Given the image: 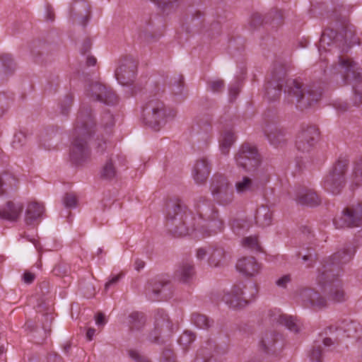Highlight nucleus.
I'll use <instances>...</instances> for the list:
<instances>
[{"label": "nucleus", "instance_id": "obj_1", "mask_svg": "<svg viewBox=\"0 0 362 362\" xmlns=\"http://www.w3.org/2000/svg\"><path fill=\"white\" fill-rule=\"evenodd\" d=\"M285 76L286 71L282 66L279 65L273 69L271 81L267 82L265 87L266 95L269 100L279 98L284 83V92L288 100L292 103L296 102L301 109L308 108L320 100L322 95L320 91L308 88L298 79L290 78L285 81Z\"/></svg>", "mask_w": 362, "mask_h": 362}, {"label": "nucleus", "instance_id": "obj_2", "mask_svg": "<svg viewBox=\"0 0 362 362\" xmlns=\"http://www.w3.org/2000/svg\"><path fill=\"white\" fill-rule=\"evenodd\" d=\"M95 126L91 110L81 108L71 133L70 158L76 165L82 164L90 158V151L87 141L93 133Z\"/></svg>", "mask_w": 362, "mask_h": 362}, {"label": "nucleus", "instance_id": "obj_3", "mask_svg": "<svg viewBox=\"0 0 362 362\" xmlns=\"http://www.w3.org/2000/svg\"><path fill=\"white\" fill-rule=\"evenodd\" d=\"M166 219L169 230L175 236H185L194 230V226L187 225L192 218L180 203H173L168 206Z\"/></svg>", "mask_w": 362, "mask_h": 362}, {"label": "nucleus", "instance_id": "obj_4", "mask_svg": "<svg viewBox=\"0 0 362 362\" xmlns=\"http://www.w3.org/2000/svg\"><path fill=\"white\" fill-rule=\"evenodd\" d=\"M339 274H334V269L325 267L319 270L316 281L317 284L328 293L329 299L334 303L345 300V293Z\"/></svg>", "mask_w": 362, "mask_h": 362}, {"label": "nucleus", "instance_id": "obj_5", "mask_svg": "<svg viewBox=\"0 0 362 362\" xmlns=\"http://www.w3.org/2000/svg\"><path fill=\"white\" fill-rule=\"evenodd\" d=\"M175 115L176 112L173 110H170L167 113L163 103L157 100H150L144 108V120L155 131L160 130L165 124L167 119H173Z\"/></svg>", "mask_w": 362, "mask_h": 362}, {"label": "nucleus", "instance_id": "obj_6", "mask_svg": "<svg viewBox=\"0 0 362 362\" xmlns=\"http://www.w3.org/2000/svg\"><path fill=\"white\" fill-rule=\"evenodd\" d=\"M349 162L346 160H338L333 169L325 179L324 187L334 194H339L345 185V173Z\"/></svg>", "mask_w": 362, "mask_h": 362}, {"label": "nucleus", "instance_id": "obj_7", "mask_svg": "<svg viewBox=\"0 0 362 362\" xmlns=\"http://www.w3.org/2000/svg\"><path fill=\"white\" fill-rule=\"evenodd\" d=\"M238 166L247 171H254L260 163V156L256 147L250 144H243L235 155Z\"/></svg>", "mask_w": 362, "mask_h": 362}, {"label": "nucleus", "instance_id": "obj_8", "mask_svg": "<svg viewBox=\"0 0 362 362\" xmlns=\"http://www.w3.org/2000/svg\"><path fill=\"white\" fill-rule=\"evenodd\" d=\"M211 191L214 197L222 204H228L233 200V189L230 187L227 178L223 175H215L213 177Z\"/></svg>", "mask_w": 362, "mask_h": 362}, {"label": "nucleus", "instance_id": "obj_9", "mask_svg": "<svg viewBox=\"0 0 362 362\" xmlns=\"http://www.w3.org/2000/svg\"><path fill=\"white\" fill-rule=\"evenodd\" d=\"M333 223L337 228L358 227L362 225V204L346 208Z\"/></svg>", "mask_w": 362, "mask_h": 362}, {"label": "nucleus", "instance_id": "obj_10", "mask_svg": "<svg viewBox=\"0 0 362 362\" xmlns=\"http://www.w3.org/2000/svg\"><path fill=\"white\" fill-rule=\"evenodd\" d=\"M88 95L94 100L108 105L118 103V98L115 92L100 82H92L86 89Z\"/></svg>", "mask_w": 362, "mask_h": 362}, {"label": "nucleus", "instance_id": "obj_11", "mask_svg": "<svg viewBox=\"0 0 362 362\" xmlns=\"http://www.w3.org/2000/svg\"><path fill=\"white\" fill-rule=\"evenodd\" d=\"M136 62L133 59H121L115 74L117 81L122 86L132 85L136 78Z\"/></svg>", "mask_w": 362, "mask_h": 362}, {"label": "nucleus", "instance_id": "obj_12", "mask_svg": "<svg viewBox=\"0 0 362 362\" xmlns=\"http://www.w3.org/2000/svg\"><path fill=\"white\" fill-rule=\"evenodd\" d=\"M318 138L319 131L315 126L302 127L296 137V148L303 153L310 152L314 147Z\"/></svg>", "mask_w": 362, "mask_h": 362}, {"label": "nucleus", "instance_id": "obj_13", "mask_svg": "<svg viewBox=\"0 0 362 362\" xmlns=\"http://www.w3.org/2000/svg\"><path fill=\"white\" fill-rule=\"evenodd\" d=\"M245 288V286L242 284L234 285L230 291L225 293L223 300L233 309L245 307L254 298L255 294L252 293L251 297L248 298L243 291Z\"/></svg>", "mask_w": 362, "mask_h": 362}, {"label": "nucleus", "instance_id": "obj_14", "mask_svg": "<svg viewBox=\"0 0 362 362\" xmlns=\"http://www.w3.org/2000/svg\"><path fill=\"white\" fill-rule=\"evenodd\" d=\"M332 69L334 74L340 73L346 83L358 80L361 74L357 64L351 59L344 57H339L338 66H333Z\"/></svg>", "mask_w": 362, "mask_h": 362}, {"label": "nucleus", "instance_id": "obj_15", "mask_svg": "<svg viewBox=\"0 0 362 362\" xmlns=\"http://www.w3.org/2000/svg\"><path fill=\"white\" fill-rule=\"evenodd\" d=\"M173 324L168 316L163 311H158L155 316L154 329L149 334V339L152 342H158L161 334H170Z\"/></svg>", "mask_w": 362, "mask_h": 362}, {"label": "nucleus", "instance_id": "obj_16", "mask_svg": "<svg viewBox=\"0 0 362 362\" xmlns=\"http://www.w3.org/2000/svg\"><path fill=\"white\" fill-rule=\"evenodd\" d=\"M355 247L351 245H346L341 250L337 251L330 258V262L322 266L334 269V274H339V265L348 263L354 255Z\"/></svg>", "mask_w": 362, "mask_h": 362}, {"label": "nucleus", "instance_id": "obj_17", "mask_svg": "<svg viewBox=\"0 0 362 362\" xmlns=\"http://www.w3.org/2000/svg\"><path fill=\"white\" fill-rule=\"evenodd\" d=\"M237 270L246 276H255L259 274L262 266L253 257L240 258L236 263Z\"/></svg>", "mask_w": 362, "mask_h": 362}, {"label": "nucleus", "instance_id": "obj_18", "mask_svg": "<svg viewBox=\"0 0 362 362\" xmlns=\"http://www.w3.org/2000/svg\"><path fill=\"white\" fill-rule=\"evenodd\" d=\"M299 298L305 303H309L313 309H322L327 305V300L319 293L311 288H303L300 291Z\"/></svg>", "mask_w": 362, "mask_h": 362}, {"label": "nucleus", "instance_id": "obj_19", "mask_svg": "<svg viewBox=\"0 0 362 362\" xmlns=\"http://www.w3.org/2000/svg\"><path fill=\"white\" fill-rule=\"evenodd\" d=\"M264 134L269 143L275 146L285 142V129L274 122H268L263 127Z\"/></svg>", "mask_w": 362, "mask_h": 362}, {"label": "nucleus", "instance_id": "obj_20", "mask_svg": "<svg viewBox=\"0 0 362 362\" xmlns=\"http://www.w3.org/2000/svg\"><path fill=\"white\" fill-rule=\"evenodd\" d=\"M211 166L205 158L198 159L193 168V177L197 184L204 183L209 177Z\"/></svg>", "mask_w": 362, "mask_h": 362}, {"label": "nucleus", "instance_id": "obj_21", "mask_svg": "<svg viewBox=\"0 0 362 362\" xmlns=\"http://www.w3.org/2000/svg\"><path fill=\"white\" fill-rule=\"evenodd\" d=\"M296 200L300 204L309 206H317L321 202L320 197L314 190L305 188L298 191Z\"/></svg>", "mask_w": 362, "mask_h": 362}, {"label": "nucleus", "instance_id": "obj_22", "mask_svg": "<svg viewBox=\"0 0 362 362\" xmlns=\"http://www.w3.org/2000/svg\"><path fill=\"white\" fill-rule=\"evenodd\" d=\"M23 211V205L8 202L4 207L0 209V218L11 221H16Z\"/></svg>", "mask_w": 362, "mask_h": 362}, {"label": "nucleus", "instance_id": "obj_23", "mask_svg": "<svg viewBox=\"0 0 362 362\" xmlns=\"http://www.w3.org/2000/svg\"><path fill=\"white\" fill-rule=\"evenodd\" d=\"M195 274L194 265L187 262H182L175 272V278L182 283L189 282Z\"/></svg>", "mask_w": 362, "mask_h": 362}, {"label": "nucleus", "instance_id": "obj_24", "mask_svg": "<svg viewBox=\"0 0 362 362\" xmlns=\"http://www.w3.org/2000/svg\"><path fill=\"white\" fill-rule=\"evenodd\" d=\"M211 267H219L227 264V255L224 249L221 247L210 248V255L208 259Z\"/></svg>", "mask_w": 362, "mask_h": 362}, {"label": "nucleus", "instance_id": "obj_25", "mask_svg": "<svg viewBox=\"0 0 362 362\" xmlns=\"http://www.w3.org/2000/svg\"><path fill=\"white\" fill-rule=\"evenodd\" d=\"M255 218L259 226H269L272 223V212L268 206L262 205L257 209Z\"/></svg>", "mask_w": 362, "mask_h": 362}, {"label": "nucleus", "instance_id": "obj_26", "mask_svg": "<svg viewBox=\"0 0 362 362\" xmlns=\"http://www.w3.org/2000/svg\"><path fill=\"white\" fill-rule=\"evenodd\" d=\"M115 126V117L110 111H105L102 116L100 124L101 136H110L112 133Z\"/></svg>", "mask_w": 362, "mask_h": 362}, {"label": "nucleus", "instance_id": "obj_27", "mask_svg": "<svg viewBox=\"0 0 362 362\" xmlns=\"http://www.w3.org/2000/svg\"><path fill=\"white\" fill-rule=\"evenodd\" d=\"M257 186L253 180L247 176H243L235 183L236 192L240 194L251 193L255 191Z\"/></svg>", "mask_w": 362, "mask_h": 362}, {"label": "nucleus", "instance_id": "obj_28", "mask_svg": "<svg viewBox=\"0 0 362 362\" xmlns=\"http://www.w3.org/2000/svg\"><path fill=\"white\" fill-rule=\"evenodd\" d=\"M44 211V206L37 202L29 204L25 214V221L27 224H32L35 221L40 217Z\"/></svg>", "mask_w": 362, "mask_h": 362}, {"label": "nucleus", "instance_id": "obj_29", "mask_svg": "<svg viewBox=\"0 0 362 362\" xmlns=\"http://www.w3.org/2000/svg\"><path fill=\"white\" fill-rule=\"evenodd\" d=\"M168 284L167 281H164L158 279H153L148 282V286H146V292L147 295L149 296V298L152 300H156L157 297L161 293L162 289L166 286Z\"/></svg>", "mask_w": 362, "mask_h": 362}, {"label": "nucleus", "instance_id": "obj_30", "mask_svg": "<svg viewBox=\"0 0 362 362\" xmlns=\"http://www.w3.org/2000/svg\"><path fill=\"white\" fill-rule=\"evenodd\" d=\"M198 213L202 218L210 221L213 222L214 225L216 224V219L218 218L217 211H214V209L211 208L209 206L203 205L198 206ZM218 226L219 230L221 228V222L217 221Z\"/></svg>", "mask_w": 362, "mask_h": 362}, {"label": "nucleus", "instance_id": "obj_31", "mask_svg": "<svg viewBox=\"0 0 362 362\" xmlns=\"http://www.w3.org/2000/svg\"><path fill=\"white\" fill-rule=\"evenodd\" d=\"M192 323L199 329H207L214 323L207 316L199 313H193L191 317Z\"/></svg>", "mask_w": 362, "mask_h": 362}, {"label": "nucleus", "instance_id": "obj_32", "mask_svg": "<svg viewBox=\"0 0 362 362\" xmlns=\"http://www.w3.org/2000/svg\"><path fill=\"white\" fill-rule=\"evenodd\" d=\"M235 141L234 134L231 132H226L221 140L220 148L223 154H228L230 146Z\"/></svg>", "mask_w": 362, "mask_h": 362}, {"label": "nucleus", "instance_id": "obj_33", "mask_svg": "<svg viewBox=\"0 0 362 362\" xmlns=\"http://www.w3.org/2000/svg\"><path fill=\"white\" fill-rule=\"evenodd\" d=\"M276 320L279 324L286 326L289 330L293 332L296 333L299 331V327L292 316L280 315Z\"/></svg>", "mask_w": 362, "mask_h": 362}, {"label": "nucleus", "instance_id": "obj_34", "mask_svg": "<svg viewBox=\"0 0 362 362\" xmlns=\"http://www.w3.org/2000/svg\"><path fill=\"white\" fill-rule=\"evenodd\" d=\"M351 179L352 182L356 186L362 185V157L354 163Z\"/></svg>", "mask_w": 362, "mask_h": 362}, {"label": "nucleus", "instance_id": "obj_35", "mask_svg": "<svg viewBox=\"0 0 362 362\" xmlns=\"http://www.w3.org/2000/svg\"><path fill=\"white\" fill-rule=\"evenodd\" d=\"M101 177L103 179L111 180L116 175V169L112 158L107 160L102 168Z\"/></svg>", "mask_w": 362, "mask_h": 362}, {"label": "nucleus", "instance_id": "obj_36", "mask_svg": "<svg viewBox=\"0 0 362 362\" xmlns=\"http://www.w3.org/2000/svg\"><path fill=\"white\" fill-rule=\"evenodd\" d=\"M215 353H216V346L212 341H208L206 346L199 350V355L202 356L204 362H209Z\"/></svg>", "mask_w": 362, "mask_h": 362}, {"label": "nucleus", "instance_id": "obj_37", "mask_svg": "<svg viewBox=\"0 0 362 362\" xmlns=\"http://www.w3.org/2000/svg\"><path fill=\"white\" fill-rule=\"evenodd\" d=\"M131 329H139L145 324V317L142 313H133L129 315Z\"/></svg>", "mask_w": 362, "mask_h": 362}, {"label": "nucleus", "instance_id": "obj_38", "mask_svg": "<svg viewBox=\"0 0 362 362\" xmlns=\"http://www.w3.org/2000/svg\"><path fill=\"white\" fill-rule=\"evenodd\" d=\"M336 33L333 30L329 31H325L320 37V45H319V49L321 50L322 49H325L326 45L329 46L332 44L335 43V40H332V37H335Z\"/></svg>", "mask_w": 362, "mask_h": 362}, {"label": "nucleus", "instance_id": "obj_39", "mask_svg": "<svg viewBox=\"0 0 362 362\" xmlns=\"http://www.w3.org/2000/svg\"><path fill=\"white\" fill-rule=\"evenodd\" d=\"M242 245L244 247L248 248L251 250L257 252L261 250L260 245L256 236H249L243 238L242 240Z\"/></svg>", "mask_w": 362, "mask_h": 362}, {"label": "nucleus", "instance_id": "obj_40", "mask_svg": "<svg viewBox=\"0 0 362 362\" xmlns=\"http://www.w3.org/2000/svg\"><path fill=\"white\" fill-rule=\"evenodd\" d=\"M0 59L4 67L5 68V73H12L16 68V64L11 57L9 54H3L1 56Z\"/></svg>", "mask_w": 362, "mask_h": 362}, {"label": "nucleus", "instance_id": "obj_41", "mask_svg": "<svg viewBox=\"0 0 362 362\" xmlns=\"http://www.w3.org/2000/svg\"><path fill=\"white\" fill-rule=\"evenodd\" d=\"M195 339V335L190 331H185L179 338V343L186 349Z\"/></svg>", "mask_w": 362, "mask_h": 362}, {"label": "nucleus", "instance_id": "obj_42", "mask_svg": "<svg viewBox=\"0 0 362 362\" xmlns=\"http://www.w3.org/2000/svg\"><path fill=\"white\" fill-rule=\"evenodd\" d=\"M309 356L311 362H322V347L320 344L315 343Z\"/></svg>", "mask_w": 362, "mask_h": 362}, {"label": "nucleus", "instance_id": "obj_43", "mask_svg": "<svg viewBox=\"0 0 362 362\" xmlns=\"http://www.w3.org/2000/svg\"><path fill=\"white\" fill-rule=\"evenodd\" d=\"M78 199L73 193H66L63 197V204L66 208H74L76 206Z\"/></svg>", "mask_w": 362, "mask_h": 362}, {"label": "nucleus", "instance_id": "obj_44", "mask_svg": "<svg viewBox=\"0 0 362 362\" xmlns=\"http://www.w3.org/2000/svg\"><path fill=\"white\" fill-rule=\"evenodd\" d=\"M79 6L83 8V13L81 14V23L83 25H86L88 18V14L90 13V6L88 4V3L85 1H81L78 3Z\"/></svg>", "mask_w": 362, "mask_h": 362}, {"label": "nucleus", "instance_id": "obj_45", "mask_svg": "<svg viewBox=\"0 0 362 362\" xmlns=\"http://www.w3.org/2000/svg\"><path fill=\"white\" fill-rule=\"evenodd\" d=\"M264 20L259 13H253L250 19V26L251 28L255 29L262 25Z\"/></svg>", "mask_w": 362, "mask_h": 362}, {"label": "nucleus", "instance_id": "obj_46", "mask_svg": "<svg viewBox=\"0 0 362 362\" xmlns=\"http://www.w3.org/2000/svg\"><path fill=\"white\" fill-rule=\"evenodd\" d=\"M25 136L20 132L18 134H16L13 137V140L12 141V146L14 148H18L21 146H22L25 141Z\"/></svg>", "mask_w": 362, "mask_h": 362}, {"label": "nucleus", "instance_id": "obj_47", "mask_svg": "<svg viewBox=\"0 0 362 362\" xmlns=\"http://www.w3.org/2000/svg\"><path fill=\"white\" fill-rule=\"evenodd\" d=\"M73 98L71 95H66L61 104L62 112L64 115L67 114L71 107Z\"/></svg>", "mask_w": 362, "mask_h": 362}, {"label": "nucleus", "instance_id": "obj_48", "mask_svg": "<svg viewBox=\"0 0 362 362\" xmlns=\"http://www.w3.org/2000/svg\"><path fill=\"white\" fill-rule=\"evenodd\" d=\"M8 98L5 94L0 93V117L8 110Z\"/></svg>", "mask_w": 362, "mask_h": 362}, {"label": "nucleus", "instance_id": "obj_49", "mask_svg": "<svg viewBox=\"0 0 362 362\" xmlns=\"http://www.w3.org/2000/svg\"><path fill=\"white\" fill-rule=\"evenodd\" d=\"M129 355L136 362H150L145 356L141 355L138 351L135 350H130L129 351Z\"/></svg>", "mask_w": 362, "mask_h": 362}, {"label": "nucleus", "instance_id": "obj_50", "mask_svg": "<svg viewBox=\"0 0 362 362\" xmlns=\"http://www.w3.org/2000/svg\"><path fill=\"white\" fill-rule=\"evenodd\" d=\"M210 88L213 92H218L224 87V81L221 79L213 81L209 83Z\"/></svg>", "mask_w": 362, "mask_h": 362}, {"label": "nucleus", "instance_id": "obj_51", "mask_svg": "<svg viewBox=\"0 0 362 362\" xmlns=\"http://www.w3.org/2000/svg\"><path fill=\"white\" fill-rule=\"evenodd\" d=\"M291 281V275L286 274L279 278L276 281V284L279 287L286 288L287 284H288Z\"/></svg>", "mask_w": 362, "mask_h": 362}, {"label": "nucleus", "instance_id": "obj_52", "mask_svg": "<svg viewBox=\"0 0 362 362\" xmlns=\"http://www.w3.org/2000/svg\"><path fill=\"white\" fill-rule=\"evenodd\" d=\"M208 255H210V248L209 250H206L204 247H200V248L197 249V250L196 257L199 260H202V259H205V257Z\"/></svg>", "mask_w": 362, "mask_h": 362}, {"label": "nucleus", "instance_id": "obj_53", "mask_svg": "<svg viewBox=\"0 0 362 362\" xmlns=\"http://www.w3.org/2000/svg\"><path fill=\"white\" fill-rule=\"evenodd\" d=\"M44 317L46 322V324L42 325V327L45 332H50V324L53 320L54 317L51 313H46L44 315Z\"/></svg>", "mask_w": 362, "mask_h": 362}, {"label": "nucleus", "instance_id": "obj_54", "mask_svg": "<svg viewBox=\"0 0 362 362\" xmlns=\"http://www.w3.org/2000/svg\"><path fill=\"white\" fill-rule=\"evenodd\" d=\"M13 180V178L8 174H4L0 177V192H4L3 187L6 185V181Z\"/></svg>", "mask_w": 362, "mask_h": 362}, {"label": "nucleus", "instance_id": "obj_55", "mask_svg": "<svg viewBox=\"0 0 362 362\" xmlns=\"http://www.w3.org/2000/svg\"><path fill=\"white\" fill-rule=\"evenodd\" d=\"M122 276V274H119L117 275L114 276L110 280H109L105 285V291H107L110 286L117 284L121 279Z\"/></svg>", "mask_w": 362, "mask_h": 362}, {"label": "nucleus", "instance_id": "obj_56", "mask_svg": "<svg viewBox=\"0 0 362 362\" xmlns=\"http://www.w3.org/2000/svg\"><path fill=\"white\" fill-rule=\"evenodd\" d=\"M35 275L31 272H26L23 274V280L25 284H30L33 282Z\"/></svg>", "mask_w": 362, "mask_h": 362}, {"label": "nucleus", "instance_id": "obj_57", "mask_svg": "<svg viewBox=\"0 0 362 362\" xmlns=\"http://www.w3.org/2000/svg\"><path fill=\"white\" fill-rule=\"evenodd\" d=\"M354 104L356 106H358L362 103V93L355 90L353 97Z\"/></svg>", "mask_w": 362, "mask_h": 362}, {"label": "nucleus", "instance_id": "obj_58", "mask_svg": "<svg viewBox=\"0 0 362 362\" xmlns=\"http://www.w3.org/2000/svg\"><path fill=\"white\" fill-rule=\"evenodd\" d=\"M107 148V141H103V143H101L100 140L99 138H98V141H97V146H96V149H97V151L100 153H103Z\"/></svg>", "mask_w": 362, "mask_h": 362}, {"label": "nucleus", "instance_id": "obj_59", "mask_svg": "<svg viewBox=\"0 0 362 362\" xmlns=\"http://www.w3.org/2000/svg\"><path fill=\"white\" fill-rule=\"evenodd\" d=\"M91 48V42L90 40H86L83 45L81 49V52L83 54H86L87 52L90 51Z\"/></svg>", "mask_w": 362, "mask_h": 362}, {"label": "nucleus", "instance_id": "obj_60", "mask_svg": "<svg viewBox=\"0 0 362 362\" xmlns=\"http://www.w3.org/2000/svg\"><path fill=\"white\" fill-rule=\"evenodd\" d=\"M262 346L265 351L268 350L269 346L274 344V341L270 340L268 337L262 339L261 341Z\"/></svg>", "mask_w": 362, "mask_h": 362}, {"label": "nucleus", "instance_id": "obj_61", "mask_svg": "<svg viewBox=\"0 0 362 362\" xmlns=\"http://www.w3.org/2000/svg\"><path fill=\"white\" fill-rule=\"evenodd\" d=\"M159 6H166L170 4L177 1V0H151Z\"/></svg>", "mask_w": 362, "mask_h": 362}, {"label": "nucleus", "instance_id": "obj_62", "mask_svg": "<svg viewBox=\"0 0 362 362\" xmlns=\"http://www.w3.org/2000/svg\"><path fill=\"white\" fill-rule=\"evenodd\" d=\"M96 59L93 56L88 55L86 57V64L87 66H94L96 64Z\"/></svg>", "mask_w": 362, "mask_h": 362}, {"label": "nucleus", "instance_id": "obj_63", "mask_svg": "<svg viewBox=\"0 0 362 362\" xmlns=\"http://www.w3.org/2000/svg\"><path fill=\"white\" fill-rule=\"evenodd\" d=\"M96 324L98 325H104L105 324V316L103 313H100L98 314L96 319Z\"/></svg>", "mask_w": 362, "mask_h": 362}, {"label": "nucleus", "instance_id": "obj_64", "mask_svg": "<svg viewBox=\"0 0 362 362\" xmlns=\"http://www.w3.org/2000/svg\"><path fill=\"white\" fill-rule=\"evenodd\" d=\"M145 263L143 260L136 259L134 262L135 269L137 271H139L140 269H143L144 267Z\"/></svg>", "mask_w": 362, "mask_h": 362}]
</instances>
